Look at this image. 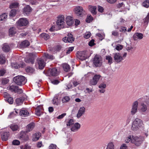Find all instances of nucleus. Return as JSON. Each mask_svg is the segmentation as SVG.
I'll list each match as a JSON object with an SVG mask.
<instances>
[{
	"instance_id": "58836bf2",
	"label": "nucleus",
	"mask_w": 149,
	"mask_h": 149,
	"mask_svg": "<svg viewBox=\"0 0 149 149\" xmlns=\"http://www.w3.org/2000/svg\"><path fill=\"white\" fill-rule=\"evenodd\" d=\"M106 149H114V146L112 142H110L108 144Z\"/></svg>"
},
{
	"instance_id": "72a5a7b5",
	"label": "nucleus",
	"mask_w": 149,
	"mask_h": 149,
	"mask_svg": "<svg viewBox=\"0 0 149 149\" xmlns=\"http://www.w3.org/2000/svg\"><path fill=\"white\" fill-rule=\"evenodd\" d=\"M12 66L14 67L15 68H17L20 67H23L25 66V64L24 63H22L21 64H18L17 66V64L12 63Z\"/></svg>"
},
{
	"instance_id": "412c9836",
	"label": "nucleus",
	"mask_w": 149,
	"mask_h": 149,
	"mask_svg": "<svg viewBox=\"0 0 149 149\" xmlns=\"http://www.w3.org/2000/svg\"><path fill=\"white\" fill-rule=\"evenodd\" d=\"M80 125L79 123H75L71 128V130L72 132L77 131L80 129Z\"/></svg>"
},
{
	"instance_id": "8fccbe9b",
	"label": "nucleus",
	"mask_w": 149,
	"mask_h": 149,
	"mask_svg": "<svg viewBox=\"0 0 149 149\" xmlns=\"http://www.w3.org/2000/svg\"><path fill=\"white\" fill-rule=\"evenodd\" d=\"M101 77V76L99 74H95V75L93 77V78L97 82H98L99 81Z\"/></svg>"
},
{
	"instance_id": "1a4fd4ad",
	"label": "nucleus",
	"mask_w": 149,
	"mask_h": 149,
	"mask_svg": "<svg viewBox=\"0 0 149 149\" xmlns=\"http://www.w3.org/2000/svg\"><path fill=\"white\" fill-rule=\"evenodd\" d=\"M36 58V56L32 53H30L29 56L25 59L26 62L28 63H31L33 64L34 62V59Z\"/></svg>"
},
{
	"instance_id": "6e6552de",
	"label": "nucleus",
	"mask_w": 149,
	"mask_h": 149,
	"mask_svg": "<svg viewBox=\"0 0 149 149\" xmlns=\"http://www.w3.org/2000/svg\"><path fill=\"white\" fill-rule=\"evenodd\" d=\"M139 102L137 100L134 102L132 105L130 113L132 115H134L137 112Z\"/></svg>"
},
{
	"instance_id": "e2e57ef3",
	"label": "nucleus",
	"mask_w": 149,
	"mask_h": 149,
	"mask_svg": "<svg viewBox=\"0 0 149 149\" xmlns=\"http://www.w3.org/2000/svg\"><path fill=\"white\" fill-rule=\"evenodd\" d=\"M74 120L72 119H70L68 123H67V126H70L71 125L74 124Z\"/></svg>"
},
{
	"instance_id": "49530a36",
	"label": "nucleus",
	"mask_w": 149,
	"mask_h": 149,
	"mask_svg": "<svg viewBox=\"0 0 149 149\" xmlns=\"http://www.w3.org/2000/svg\"><path fill=\"white\" fill-rule=\"evenodd\" d=\"M70 97L68 96H66L63 97L62 100L63 103H66L69 101Z\"/></svg>"
},
{
	"instance_id": "bf43d9fd",
	"label": "nucleus",
	"mask_w": 149,
	"mask_h": 149,
	"mask_svg": "<svg viewBox=\"0 0 149 149\" xmlns=\"http://www.w3.org/2000/svg\"><path fill=\"white\" fill-rule=\"evenodd\" d=\"M13 144L14 145H19L20 144V141L17 140H13L12 142Z\"/></svg>"
},
{
	"instance_id": "c03bdc74",
	"label": "nucleus",
	"mask_w": 149,
	"mask_h": 149,
	"mask_svg": "<svg viewBox=\"0 0 149 149\" xmlns=\"http://www.w3.org/2000/svg\"><path fill=\"white\" fill-rule=\"evenodd\" d=\"M19 3L17 2H15L12 3L10 6V8H16L18 6Z\"/></svg>"
},
{
	"instance_id": "6e6d98bb",
	"label": "nucleus",
	"mask_w": 149,
	"mask_h": 149,
	"mask_svg": "<svg viewBox=\"0 0 149 149\" xmlns=\"http://www.w3.org/2000/svg\"><path fill=\"white\" fill-rule=\"evenodd\" d=\"M91 36V33L90 32H88L85 33L84 37L85 38L88 39Z\"/></svg>"
},
{
	"instance_id": "2f4dec72",
	"label": "nucleus",
	"mask_w": 149,
	"mask_h": 149,
	"mask_svg": "<svg viewBox=\"0 0 149 149\" xmlns=\"http://www.w3.org/2000/svg\"><path fill=\"white\" fill-rule=\"evenodd\" d=\"M16 32V31L15 27L10 28L9 30V35L10 36H13Z\"/></svg>"
},
{
	"instance_id": "4468645a",
	"label": "nucleus",
	"mask_w": 149,
	"mask_h": 149,
	"mask_svg": "<svg viewBox=\"0 0 149 149\" xmlns=\"http://www.w3.org/2000/svg\"><path fill=\"white\" fill-rule=\"evenodd\" d=\"M112 35L115 37H118V38L120 39V41H122L123 39L124 36L123 34L120 33V36H119V33L117 31H113L112 32Z\"/></svg>"
},
{
	"instance_id": "6ab92c4d",
	"label": "nucleus",
	"mask_w": 149,
	"mask_h": 149,
	"mask_svg": "<svg viewBox=\"0 0 149 149\" xmlns=\"http://www.w3.org/2000/svg\"><path fill=\"white\" fill-rule=\"evenodd\" d=\"M42 107L41 106H39L37 107L35 110L36 114L40 116L42 113Z\"/></svg>"
},
{
	"instance_id": "a18cd8bd",
	"label": "nucleus",
	"mask_w": 149,
	"mask_h": 149,
	"mask_svg": "<svg viewBox=\"0 0 149 149\" xmlns=\"http://www.w3.org/2000/svg\"><path fill=\"white\" fill-rule=\"evenodd\" d=\"M16 14V11L15 10L12 9L10 12L9 15L10 17H13Z\"/></svg>"
},
{
	"instance_id": "de8ad7c7",
	"label": "nucleus",
	"mask_w": 149,
	"mask_h": 149,
	"mask_svg": "<svg viewBox=\"0 0 149 149\" xmlns=\"http://www.w3.org/2000/svg\"><path fill=\"white\" fill-rule=\"evenodd\" d=\"M44 56L47 59L52 60L54 58V57L53 56L50 54H49L47 53H45Z\"/></svg>"
},
{
	"instance_id": "9b49d317",
	"label": "nucleus",
	"mask_w": 149,
	"mask_h": 149,
	"mask_svg": "<svg viewBox=\"0 0 149 149\" xmlns=\"http://www.w3.org/2000/svg\"><path fill=\"white\" fill-rule=\"evenodd\" d=\"M74 39L71 33H68L67 37L63 38V40L65 42L72 43L74 41Z\"/></svg>"
},
{
	"instance_id": "aec40b11",
	"label": "nucleus",
	"mask_w": 149,
	"mask_h": 149,
	"mask_svg": "<svg viewBox=\"0 0 149 149\" xmlns=\"http://www.w3.org/2000/svg\"><path fill=\"white\" fill-rule=\"evenodd\" d=\"M32 8L29 5L26 6L23 9V13L24 14L27 15L31 11Z\"/></svg>"
},
{
	"instance_id": "a878e982",
	"label": "nucleus",
	"mask_w": 149,
	"mask_h": 149,
	"mask_svg": "<svg viewBox=\"0 0 149 149\" xmlns=\"http://www.w3.org/2000/svg\"><path fill=\"white\" fill-rule=\"evenodd\" d=\"M19 115L22 117H26L29 115V113L26 109H22L20 111Z\"/></svg>"
},
{
	"instance_id": "4d7b16f0",
	"label": "nucleus",
	"mask_w": 149,
	"mask_h": 149,
	"mask_svg": "<svg viewBox=\"0 0 149 149\" xmlns=\"http://www.w3.org/2000/svg\"><path fill=\"white\" fill-rule=\"evenodd\" d=\"M74 49V47H69L67 49L66 52V53L67 54H69L71 52H72Z\"/></svg>"
},
{
	"instance_id": "b1692460",
	"label": "nucleus",
	"mask_w": 149,
	"mask_h": 149,
	"mask_svg": "<svg viewBox=\"0 0 149 149\" xmlns=\"http://www.w3.org/2000/svg\"><path fill=\"white\" fill-rule=\"evenodd\" d=\"M98 87L101 89L99 90V91L101 93H104L105 91L104 89L106 87V85L104 83H102L99 85Z\"/></svg>"
},
{
	"instance_id": "ea45409f",
	"label": "nucleus",
	"mask_w": 149,
	"mask_h": 149,
	"mask_svg": "<svg viewBox=\"0 0 149 149\" xmlns=\"http://www.w3.org/2000/svg\"><path fill=\"white\" fill-rule=\"evenodd\" d=\"M60 103V100L57 97H54L53 100V103L55 105H57Z\"/></svg>"
},
{
	"instance_id": "dca6fc26",
	"label": "nucleus",
	"mask_w": 149,
	"mask_h": 149,
	"mask_svg": "<svg viewBox=\"0 0 149 149\" xmlns=\"http://www.w3.org/2000/svg\"><path fill=\"white\" fill-rule=\"evenodd\" d=\"M97 6L91 5H89L88 7V10L93 15H95L97 14Z\"/></svg>"
},
{
	"instance_id": "7c9ffc66",
	"label": "nucleus",
	"mask_w": 149,
	"mask_h": 149,
	"mask_svg": "<svg viewBox=\"0 0 149 149\" xmlns=\"http://www.w3.org/2000/svg\"><path fill=\"white\" fill-rule=\"evenodd\" d=\"M9 132H6L1 135V137L3 141H6L8 139L9 136Z\"/></svg>"
},
{
	"instance_id": "69168bd1",
	"label": "nucleus",
	"mask_w": 149,
	"mask_h": 149,
	"mask_svg": "<svg viewBox=\"0 0 149 149\" xmlns=\"http://www.w3.org/2000/svg\"><path fill=\"white\" fill-rule=\"evenodd\" d=\"M23 90L22 89L19 88L18 86H17V90L15 91V93H17L19 94H21L23 93Z\"/></svg>"
},
{
	"instance_id": "3c124183",
	"label": "nucleus",
	"mask_w": 149,
	"mask_h": 149,
	"mask_svg": "<svg viewBox=\"0 0 149 149\" xmlns=\"http://www.w3.org/2000/svg\"><path fill=\"white\" fill-rule=\"evenodd\" d=\"M6 100L10 104H12L13 102V99L12 97H10L9 96L6 99Z\"/></svg>"
},
{
	"instance_id": "7ed1b4c3",
	"label": "nucleus",
	"mask_w": 149,
	"mask_h": 149,
	"mask_svg": "<svg viewBox=\"0 0 149 149\" xmlns=\"http://www.w3.org/2000/svg\"><path fill=\"white\" fill-rule=\"evenodd\" d=\"M143 124L142 120L138 118H136L133 122L132 125V129L134 131L137 130L142 126Z\"/></svg>"
},
{
	"instance_id": "f03ea898",
	"label": "nucleus",
	"mask_w": 149,
	"mask_h": 149,
	"mask_svg": "<svg viewBox=\"0 0 149 149\" xmlns=\"http://www.w3.org/2000/svg\"><path fill=\"white\" fill-rule=\"evenodd\" d=\"M144 139V137L142 136H133L132 143L134 144L136 146H139L142 143Z\"/></svg>"
},
{
	"instance_id": "680f3d73",
	"label": "nucleus",
	"mask_w": 149,
	"mask_h": 149,
	"mask_svg": "<svg viewBox=\"0 0 149 149\" xmlns=\"http://www.w3.org/2000/svg\"><path fill=\"white\" fill-rule=\"evenodd\" d=\"M56 146L54 144H51L49 147V149H56Z\"/></svg>"
},
{
	"instance_id": "052dcab7",
	"label": "nucleus",
	"mask_w": 149,
	"mask_h": 149,
	"mask_svg": "<svg viewBox=\"0 0 149 149\" xmlns=\"http://www.w3.org/2000/svg\"><path fill=\"white\" fill-rule=\"evenodd\" d=\"M120 31L123 32H125L127 31V29L126 27L121 26L120 27Z\"/></svg>"
},
{
	"instance_id": "13d9d810",
	"label": "nucleus",
	"mask_w": 149,
	"mask_h": 149,
	"mask_svg": "<svg viewBox=\"0 0 149 149\" xmlns=\"http://www.w3.org/2000/svg\"><path fill=\"white\" fill-rule=\"evenodd\" d=\"M90 84L92 85H95L97 84V82L93 78V79L90 80Z\"/></svg>"
},
{
	"instance_id": "79ce46f5",
	"label": "nucleus",
	"mask_w": 149,
	"mask_h": 149,
	"mask_svg": "<svg viewBox=\"0 0 149 149\" xmlns=\"http://www.w3.org/2000/svg\"><path fill=\"white\" fill-rule=\"evenodd\" d=\"M106 59L108 61V63L110 65L112 63L113 59L112 57L110 56H106Z\"/></svg>"
},
{
	"instance_id": "e433bc0d",
	"label": "nucleus",
	"mask_w": 149,
	"mask_h": 149,
	"mask_svg": "<svg viewBox=\"0 0 149 149\" xmlns=\"http://www.w3.org/2000/svg\"><path fill=\"white\" fill-rule=\"evenodd\" d=\"M11 92H15L17 90V86L15 85H13L7 88Z\"/></svg>"
},
{
	"instance_id": "864d4df0",
	"label": "nucleus",
	"mask_w": 149,
	"mask_h": 149,
	"mask_svg": "<svg viewBox=\"0 0 149 149\" xmlns=\"http://www.w3.org/2000/svg\"><path fill=\"white\" fill-rule=\"evenodd\" d=\"M149 13H148L146 17L143 19L144 22L146 24H147L149 22Z\"/></svg>"
},
{
	"instance_id": "f704fd0d",
	"label": "nucleus",
	"mask_w": 149,
	"mask_h": 149,
	"mask_svg": "<svg viewBox=\"0 0 149 149\" xmlns=\"http://www.w3.org/2000/svg\"><path fill=\"white\" fill-rule=\"evenodd\" d=\"M2 49L4 52H8L10 49V47L9 45L5 44L3 45Z\"/></svg>"
},
{
	"instance_id": "2eb2a0df",
	"label": "nucleus",
	"mask_w": 149,
	"mask_h": 149,
	"mask_svg": "<svg viewBox=\"0 0 149 149\" xmlns=\"http://www.w3.org/2000/svg\"><path fill=\"white\" fill-rule=\"evenodd\" d=\"M49 73L50 75L52 76H56L58 74V70L56 68L49 69Z\"/></svg>"
},
{
	"instance_id": "cd10ccee",
	"label": "nucleus",
	"mask_w": 149,
	"mask_h": 149,
	"mask_svg": "<svg viewBox=\"0 0 149 149\" xmlns=\"http://www.w3.org/2000/svg\"><path fill=\"white\" fill-rule=\"evenodd\" d=\"M139 111L143 112H146L147 110V105L144 103H142L141 104V107L139 109Z\"/></svg>"
},
{
	"instance_id": "9d476101",
	"label": "nucleus",
	"mask_w": 149,
	"mask_h": 149,
	"mask_svg": "<svg viewBox=\"0 0 149 149\" xmlns=\"http://www.w3.org/2000/svg\"><path fill=\"white\" fill-rule=\"evenodd\" d=\"M18 25L19 26H26L29 23L27 19L25 18H20L17 22Z\"/></svg>"
},
{
	"instance_id": "423d86ee",
	"label": "nucleus",
	"mask_w": 149,
	"mask_h": 149,
	"mask_svg": "<svg viewBox=\"0 0 149 149\" xmlns=\"http://www.w3.org/2000/svg\"><path fill=\"white\" fill-rule=\"evenodd\" d=\"M73 11L76 15L79 17L83 16L85 11L84 10L83 7L80 6H76L74 9Z\"/></svg>"
},
{
	"instance_id": "f257e3e1",
	"label": "nucleus",
	"mask_w": 149,
	"mask_h": 149,
	"mask_svg": "<svg viewBox=\"0 0 149 149\" xmlns=\"http://www.w3.org/2000/svg\"><path fill=\"white\" fill-rule=\"evenodd\" d=\"M13 80L16 84L19 86L24 85L27 81L25 77L22 75H18L14 77Z\"/></svg>"
},
{
	"instance_id": "c756f323",
	"label": "nucleus",
	"mask_w": 149,
	"mask_h": 149,
	"mask_svg": "<svg viewBox=\"0 0 149 149\" xmlns=\"http://www.w3.org/2000/svg\"><path fill=\"white\" fill-rule=\"evenodd\" d=\"M29 45V42L27 40H25L22 42L20 44V46L22 48H25L28 46Z\"/></svg>"
},
{
	"instance_id": "bb28decb",
	"label": "nucleus",
	"mask_w": 149,
	"mask_h": 149,
	"mask_svg": "<svg viewBox=\"0 0 149 149\" xmlns=\"http://www.w3.org/2000/svg\"><path fill=\"white\" fill-rule=\"evenodd\" d=\"M41 136V134L39 132H37L34 134L32 136V140L36 141L38 140Z\"/></svg>"
},
{
	"instance_id": "338daca9",
	"label": "nucleus",
	"mask_w": 149,
	"mask_h": 149,
	"mask_svg": "<svg viewBox=\"0 0 149 149\" xmlns=\"http://www.w3.org/2000/svg\"><path fill=\"white\" fill-rule=\"evenodd\" d=\"M104 10L103 7L100 6H98V10L99 12L102 13L104 11Z\"/></svg>"
},
{
	"instance_id": "5fc2aeb1",
	"label": "nucleus",
	"mask_w": 149,
	"mask_h": 149,
	"mask_svg": "<svg viewBox=\"0 0 149 149\" xmlns=\"http://www.w3.org/2000/svg\"><path fill=\"white\" fill-rule=\"evenodd\" d=\"M5 58L2 56H0V63H5Z\"/></svg>"
},
{
	"instance_id": "473e14b6",
	"label": "nucleus",
	"mask_w": 149,
	"mask_h": 149,
	"mask_svg": "<svg viewBox=\"0 0 149 149\" xmlns=\"http://www.w3.org/2000/svg\"><path fill=\"white\" fill-rule=\"evenodd\" d=\"M24 101V99L23 98L20 97L17 98L16 100V102L18 105H21L23 103Z\"/></svg>"
},
{
	"instance_id": "a19ab883",
	"label": "nucleus",
	"mask_w": 149,
	"mask_h": 149,
	"mask_svg": "<svg viewBox=\"0 0 149 149\" xmlns=\"http://www.w3.org/2000/svg\"><path fill=\"white\" fill-rule=\"evenodd\" d=\"M7 17V15L6 13H4L2 14L0 16V21H4Z\"/></svg>"
},
{
	"instance_id": "c85d7f7f",
	"label": "nucleus",
	"mask_w": 149,
	"mask_h": 149,
	"mask_svg": "<svg viewBox=\"0 0 149 149\" xmlns=\"http://www.w3.org/2000/svg\"><path fill=\"white\" fill-rule=\"evenodd\" d=\"M10 128L13 131L18 130L19 129V126L15 124H11L10 126Z\"/></svg>"
},
{
	"instance_id": "20e7f679",
	"label": "nucleus",
	"mask_w": 149,
	"mask_h": 149,
	"mask_svg": "<svg viewBox=\"0 0 149 149\" xmlns=\"http://www.w3.org/2000/svg\"><path fill=\"white\" fill-rule=\"evenodd\" d=\"M114 59L115 61L117 63L121 62L126 57L127 53L125 52L122 56L119 53H116L113 54Z\"/></svg>"
},
{
	"instance_id": "5701e85b",
	"label": "nucleus",
	"mask_w": 149,
	"mask_h": 149,
	"mask_svg": "<svg viewBox=\"0 0 149 149\" xmlns=\"http://www.w3.org/2000/svg\"><path fill=\"white\" fill-rule=\"evenodd\" d=\"M34 126L35 125L33 123H31L29 124L26 126V132L27 133L32 130L34 128Z\"/></svg>"
},
{
	"instance_id": "f8f14e48",
	"label": "nucleus",
	"mask_w": 149,
	"mask_h": 149,
	"mask_svg": "<svg viewBox=\"0 0 149 149\" xmlns=\"http://www.w3.org/2000/svg\"><path fill=\"white\" fill-rule=\"evenodd\" d=\"M77 57L79 59L83 61L87 58V56L86 52H79L77 53Z\"/></svg>"
},
{
	"instance_id": "0eeeda50",
	"label": "nucleus",
	"mask_w": 149,
	"mask_h": 149,
	"mask_svg": "<svg viewBox=\"0 0 149 149\" xmlns=\"http://www.w3.org/2000/svg\"><path fill=\"white\" fill-rule=\"evenodd\" d=\"M102 61L101 57L98 55H96L94 58L93 64L96 67L100 66L102 64Z\"/></svg>"
},
{
	"instance_id": "c9c22d12",
	"label": "nucleus",
	"mask_w": 149,
	"mask_h": 149,
	"mask_svg": "<svg viewBox=\"0 0 149 149\" xmlns=\"http://www.w3.org/2000/svg\"><path fill=\"white\" fill-rule=\"evenodd\" d=\"M62 67L64 70L66 72L69 71L70 69V66L67 63H64L62 65Z\"/></svg>"
},
{
	"instance_id": "774afa93",
	"label": "nucleus",
	"mask_w": 149,
	"mask_h": 149,
	"mask_svg": "<svg viewBox=\"0 0 149 149\" xmlns=\"http://www.w3.org/2000/svg\"><path fill=\"white\" fill-rule=\"evenodd\" d=\"M37 146L38 148L43 146V145L42 141H39L38 142L37 144Z\"/></svg>"
},
{
	"instance_id": "0e129e2a",
	"label": "nucleus",
	"mask_w": 149,
	"mask_h": 149,
	"mask_svg": "<svg viewBox=\"0 0 149 149\" xmlns=\"http://www.w3.org/2000/svg\"><path fill=\"white\" fill-rule=\"evenodd\" d=\"M123 48V46L120 45H118L116 47V49L118 51L121 50Z\"/></svg>"
},
{
	"instance_id": "a211bd4d",
	"label": "nucleus",
	"mask_w": 149,
	"mask_h": 149,
	"mask_svg": "<svg viewBox=\"0 0 149 149\" xmlns=\"http://www.w3.org/2000/svg\"><path fill=\"white\" fill-rule=\"evenodd\" d=\"M85 108L84 107H81L79 109L78 113L77 114V117L78 118L81 117L85 112Z\"/></svg>"
},
{
	"instance_id": "393cba45",
	"label": "nucleus",
	"mask_w": 149,
	"mask_h": 149,
	"mask_svg": "<svg viewBox=\"0 0 149 149\" xmlns=\"http://www.w3.org/2000/svg\"><path fill=\"white\" fill-rule=\"evenodd\" d=\"M20 138L25 141L28 140L29 139L28 135L25 132L23 131H22L21 133Z\"/></svg>"
},
{
	"instance_id": "603ef678",
	"label": "nucleus",
	"mask_w": 149,
	"mask_h": 149,
	"mask_svg": "<svg viewBox=\"0 0 149 149\" xmlns=\"http://www.w3.org/2000/svg\"><path fill=\"white\" fill-rule=\"evenodd\" d=\"M132 136H133L130 135L127 137L125 140V142L126 143H129L130 141H131V142L132 143Z\"/></svg>"
},
{
	"instance_id": "39448f33",
	"label": "nucleus",
	"mask_w": 149,
	"mask_h": 149,
	"mask_svg": "<svg viewBox=\"0 0 149 149\" xmlns=\"http://www.w3.org/2000/svg\"><path fill=\"white\" fill-rule=\"evenodd\" d=\"M57 19L56 24L58 26L60 29L63 28L65 24L64 16L60 15L57 17Z\"/></svg>"
},
{
	"instance_id": "ddd939ff",
	"label": "nucleus",
	"mask_w": 149,
	"mask_h": 149,
	"mask_svg": "<svg viewBox=\"0 0 149 149\" xmlns=\"http://www.w3.org/2000/svg\"><path fill=\"white\" fill-rule=\"evenodd\" d=\"M65 21L67 25L69 26L72 25L74 22L72 17L70 16H68L66 17Z\"/></svg>"
},
{
	"instance_id": "f3484780",
	"label": "nucleus",
	"mask_w": 149,
	"mask_h": 149,
	"mask_svg": "<svg viewBox=\"0 0 149 149\" xmlns=\"http://www.w3.org/2000/svg\"><path fill=\"white\" fill-rule=\"evenodd\" d=\"M37 61L39 69H42L44 68L45 65L44 60L41 59H39L37 60Z\"/></svg>"
},
{
	"instance_id": "09e8293b",
	"label": "nucleus",
	"mask_w": 149,
	"mask_h": 149,
	"mask_svg": "<svg viewBox=\"0 0 149 149\" xmlns=\"http://www.w3.org/2000/svg\"><path fill=\"white\" fill-rule=\"evenodd\" d=\"M93 20V17L91 15H88L86 19V22L88 23H90Z\"/></svg>"
},
{
	"instance_id": "37998d69",
	"label": "nucleus",
	"mask_w": 149,
	"mask_h": 149,
	"mask_svg": "<svg viewBox=\"0 0 149 149\" xmlns=\"http://www.w3.org/2000/svg\"><path fill=\"white\" fill-rule=\"evenodd\" d=\"M142 6L145 8H148L149 7V0L145 1L142 3Z\"/></svg>"
},
{
	"instance_id": "4c0bfd02",
	"label": "nucleus",
	"mask_w": 149,
	"mask_h": 149,
	"mask_svg": "<svg viewBox=\"0 0 149 149\" xmlns=\"http://www.w3.org/2000/svg\"><path fill=\"white\" fill-rule=\"evenodd\" d=\"M41 37L45 40H47L49 38V35L46 33H42L40 35Z\"/></svg>"
},
{
	"instance_id": "4be33fe9",
	"label": "nucleus",
	"mask_w": 149,
	"mask_h": 149,
	"mask_svg": "<svg viewBox=\"0 0 149 149\" xmlns=\"http://www.w3.org/2000/svg\"><path fill=\"white\" fill-rule=\"evenodd\" d=\"M143 35L140 33H136L133 35V38L134 40H137L138 39H141L143 37Z\"/></svg>"
}]
</instances>
